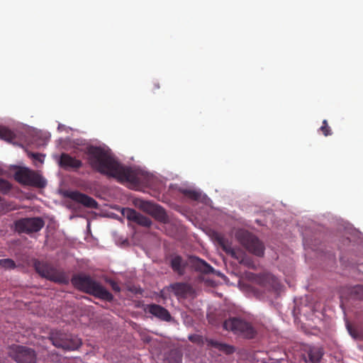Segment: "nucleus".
<instances>
[{
	"label": "nucleus",
	"mask_w": 363,
	"mask_h": 363,
	"mask_svg": "<svg viewBox=\"0 0 363 363\" xmlns=\"http://www.w3.org/2000/svg\"><path fill=\"white\" fill-rule=\"evenodd\" d=\"M85 153L91 168L101 174L133 184L139 182L138 171L121 164L109 150L90 145L86 147Z\"/></svg>",
	"instance_id": "1"
},
{
	"label": "nucleus",
	"mask_w": 363,
	"mask_h": 363,
	"mask_svg": "<svg viewBox=\"0 0 363 363\" xmlns=\"http://www.w3.org/2000/svg\"><path fill=\"white\" fill-rule=\"evenodd\" d=\"M71 282L78 290L98 298L107 301H111L113 299L111 293L89 275L75 274L72 277Z\"/></svg>",
	"instance_id": "2"
},
{
	"label": "nucleus",
	"mask_w": 363,
	"mask_h": 363,
	"mask_svg": "<svg viewBox=\"0 0 363 363\" xmlns=\"http://www.w3.org/2000/svg\"><path fill=\"white\" fill-rule=\"evenodd\" d=\"M235 238L250 253L259 257L264 256L265 250L264 243L252 233L239 229L235 233Z\"/></svg>",
	"instance_id": "3"
},
{
	"label": "nucleus",
	"mask_w": 363,
	"mask_h": 363,
	"mask_svg": "<svg viewBox=\"0 0 363 363\" xmlns=\"http://www.w3.org/2000/svg\"><path fill=\"white\" fill-rule=\"evenodd\" d=\"M34 267L40 277L50 281L65 284L69 283L68 275L64 271L57 269L50 264L35 260Z\"/></svg>",
	"instance_id": "4"
},
{
	"label": "nucleus",
	"mask_w": 363,
	"mask_h": 363,
	"mask_svg": "<svg viewBox=\"0 0 363 363\" xmlns=\"http://www.w3.org/2000/svg\"><path fill=\"white\" fill-rule=\"evenodd\" d=\"M215 238L218 244L227 255L237 259L240 264L249 268H254L255 264L252 259L247 256L240 249L233 247L232 243L224 235L220 233H216Z\"/></svg>",
	"instance_id": "5"
},
{
	"label": "nucleus",
	"mask_w": 363,
	"mask_h": 363,
	"mask_svg": "<svg viewBox=\"0 0 363 363\" xmlns=\"http://www.w3.org/2000/svg\"><path fill=\"white\" fill-rule=\"evenodd\" d=\"M223 328L248 339L255 336L256 331L247 321L239 318H230L223 323Z\"/></svg>",
	"instance_id": "6"
},
{
	"label": "nucleus",
	"mask_w": 363,
	"mask_h": 363,
	"mask_svg": "<svg viewBox=\"0 0 363 363\" xmlns=\"http://www.w3.org/2000/svg\"><path fill=\"white\" fill-rule=\"evenodd\" d=\"M54 346L64 350H75L82 345V340L77 336L62 333H56L50 337Z\"/></svg>",
	"instance_id": "7"
},
{
	"label": "nucleus",
	"mask_w": 363,
	"mask_h": 363,
	"mask_svg": "<svg viewBox=\"0 0 363 363\" xmlns=\"http://www.w3.org/2000/svg\"><path fill=\"white\" fill-rule=\"evenodd\" d=\"M137 205L143 211L151 215L156 220L166 223L168 220V216L164 209L160 206L150 201L139 200Z\"/></svg>",
	"instance_id": "8"
},
{
	"label": "nucleus",
	"mask_w": 363,
	"mask_h": 363,
	"mask_svg": "<svg viewBox=\"0 0 363 363\" xmlns=\"http://www.w3.org/2000/svg\"><path fill=\"white\" fill-rule=\"evenodd\" d=\"M24 186L44 189L47 186V180L40 172L24 167Z\"/></svg>",
	"instance_id": "9"
},
{
	"label": "nucleus",
	"mask_w": 363,
	"mask_h": 363,
	"mask_svg": "<svg viewBox=\"0 0 363 363\" xmlns=\"http://www.w3.org/2000/svg\"><path fill=\"white\" fill-rule=\"evenodd\" d=\"M65 196L73 201L82 204L84 207L95 209L98 208L99 204L95 199L79 191H68L65 193Z\"/></svg>",
	"instance_id": "10"
},
{
	"label": "nucleus",
	"mask_w": 363,
	"mask_h": 363,
	"mask_svg": "<svg viewBox=\"0 0 363 363\" xmlns=\"http://www.w3.org/2000/svg\"><path fill=\"white\" fill-rule=\"evenodd\" d=\"M122 214L128 220L136 223L141 226L150 227L152 224V221L148 217L142 215L134 209L129 208H123Z\"/></svg>",
	"instance_id": "11"
},
{
	"label": "nucleus",
	"mask_w": 363,
	"mask_h": 363,
	"mask_svg": "<svg viewBox=\"0 0 363 363\" xmlns=\"http://www.w3.org/2000/svg\"><path fill=\"white\" fill-rule=\"evenodd\" d=\"M306 353L303 354L305 362L319 363L324 354L323 350L317 346H308L305 350Z\"/></svg>",
	"instance_id": "12"
},
{
	"label": "nucleus",
	"mask_w": 363,
	"mask_h": 363,
	"mask_svg": "<svg viewBox=\"0 0 363 363\" xmlns=\"http://www.w3.org/2000/svg\"><path fill=\"white\" fill-rule=\"evenodd\" d=\"M45 222L41 218H24V233H37L43 228Z\"/></svg>",
	"instance_id": "13"
},
{
	"label": "nucleus",
	"mask_w": 363,
	"mask_h": 363,
	"mask_svg": "<svg viewBox=\"0 0 363 363\" xmlns=\"http://www.w3.org/2000/svg\"><path fill=\"white\" fill-rule=\"evenodd\" d=\"M147 311L155 317L164 320L169 321L172 316L169 312L160 305L152 303L147 306Z\"/></svg>",
	"instance_id": "14"
},
{
	"label": "nucleus",
	"mask_w": 363,
	"mask_h": 363,
	"mask_svg": "<svg viewBox=\"0 0 363 363\" xmlns=\"http://www.w3.org/2000/svg\"><path fill=\"white\" fill-rule=\"evenodd\" d=\"M59 164L61 167L65 169H77L82 166V162L81 160L70 156L67 153H62L59 160Z\"/></svg>",
	"instance_id": "15"
},
{
	"label": "nucleus",
	"mask_w": 363,
	"mask_h": 363,
	"mask_svg": "<svg viewBox=\"0 0 363 363\" xmlns=\"http://www.w3.org/2000/svg\"><path fill=\"white\" fill-rule=\"evenodd\" d=\"M191 264L196 271L203 274H214L216 272L209 264L197 257H191Z\"/></svg>",
	"instance_id": "16"
},
{
	"label": "nucleus",
	"mask_w": 363,
	"mask_h": 363,
	"mask_svg": "<svg viewBox=\"0 0 363 363\" xmlns=\"http://www.w3.org/2000/svg\"><path fill=\"white\" fill-rule=\"evenodd\" d=\"M169 287L175 296L180 298H186L192 291L189 284L182 282L174 283Z\"/></svg>",
	"instance_id": "17"
},
{
	"label": "nucleus",
	"mask_w": 363,
	"mask_h": 363,
	"mask_svg": "<svg viewBox=\"0 0 363 363\" xmlns=\"http://www.w3.org/2000/svg\"><path fill=\"white\" fill-rule=\"evenodd\" d=\"M170 266L172 270L179 276L184 274L186 263L183 260L182 257L179 255H176L171 259Z\"/></svg>",
	"instance_id": "18"
},
{
	"label": "nucleus",
	"mask_w": 363,
	"mask_h": 363,
	"mask_svg": "<svg viewBox=\"0 0 363 363\" xmlns=\"http://www.w3.org/2000/svg\"><path fill=\"white\" fill-rule=\"evenodd\" d=\"M9 356L17 363H23V346L13 345L9 347Z\"/></svg>",
	"instance_id": "19"
},
{
	"label": "nucleus",
	"mask_w": 363,
	"mask_h": 363,
	"mask_svg": "<svg viewBox=\"0 0 363 363\" xmlns=\"http://www.w3.org/2000/svg\"><path fill=\"white\" fill-rule=\"evenodd\" d=\"M207 342L208 346L216 348L225 354H230L235 352V348L233 346L219 342L216 340H208Z\"/></svg>",
	"instance_id": "20"
},
{
	"label": "nucleus",
	"mask_w": 363,
	"mask_h": 363,
	"mask_svg": "<svg viewBox=\"0 0 363 363\" xmlns=\"http://www.w3.org/2000/svg\"><path fill=\"white\" fill-rule=\"evenodd\" d=\"M40 132L33 128L30 126H27L24 124V136H30V140H29L30 143H36L40 138Z\"/></svg>",
	"instance_id": "21"
},
{
	"label": "nucleus",
	"mask_w": 363,
	"mask_h": 363,
	"mask_svg": "<svg viewBox=\"0 0 363 363\" xmlns=\"http://www.w3.org/2000/svg\"><path fill=\"white\" fill-rule=\"evenodd\" d=\"M16 137L15 133L4 125H0V138L11 142Z\"/></svg>",
	"instance_id": "22"
},
{
	"label": "nucleus",
	"mask_w": 363,
	"mask_h": 363,
	"mask_svg": "<svg viewBox=\"0 0 363 363\" xmlns=\"http://www.w3.org/2000/svg\"><path fill=\"white\" fill-rule=\"evenodd\" d=\"M27 155L30 158L35 166L38 167V164H43L44 162L45 155L41 153L32 152L26 150Z\"/></svg>",
	"instance_id": "23"
},
{
	"label": "nucleus",
	"mask_w": 363,
	"mask_h": 363,
	"mask_svg": "<svg viewBox=\"0 0 363 363\" xmlns=\"http://www.w3.org/2000/svg\"><path fill=\"white\" fill-rule=\"evenodd\" d=\"M182 355L177 351H171L164 360V363H181Z\"/></svg>",
	"instance_id": "24"
},
{
	"label": "nucleus",
	"mask_w": 363,
	"mask_h": 363,
	"mask_svg": "<svg viewBox=\"0 0 363 363\" xmlns=\"http://www.w3.org/2000/svg\"><path fill=\"white\" fill-rule=\"evenodd\" d=\"M36 357L35 351L24 347V363H35Z\"/></svg>",
	"instance_id": "25"
},
{
	"label": "nucleus",
	"mask_w": 363,
	"mask_h": 363,
	"mask_svg": "<svg viewBox=\"0 0 363 363\" xmlns=\"http://www.w3.org/2000/svg\"><path fill=\"white\" fill-rule=\"evenodd\" d=\"M182 193L184 196L194 201L200 200L202 196L200 191L192 189H184L182 191Z\"/></svg>",
	"instance_id": "26"
},
{
	"label": "nucleus",
	"mask_w": 363,
	"mask_h": 363,
	"mask_svg": "<svg viewBox=\"0 0 363 363\" xmlns=\"http://www.w3.org/2000/svg\"><path fill=\"white\" fill-rule=\"evenodd\" d=\"M11 170H15L14 179L19 184H23V167L22 166H11Z\"/></svg>",
	"instance_id": "27"
},
{
	"label": "nucleus",
	"mask_w": 363,
	"mask_h": 363,
	"mask_svg": "<svg viewBox=\"0 0 363 363\" xmlns=\"http://www.w3.org/2000/svg\"><path fill=\"white\" fill-rule=\"evenodd\" d=\"M11 189V184L7 180L0 178V192L6 194Z\"/></svg>",
	"instance_id": "28"
},
{
	"label": "nucleus",
	"mask_w": 363,
	"mask_h": 363,
	"mask_svg": "<svg viewBox=\"0 0 363 363\" xmlns=\"http://www.w3.org/2000/svg\"><path fill=\"white\" fill-rule=\"evenodd\" d=\"M0 267L6 269H10L15 268L16 264L11 259H0Z\"/></svg>",
	"instance_id": "29"
},
{
	"label": "nucleus",
	"mask_w": 363,
	"mask_h": 363,
	"mask_svg": "<svg viewBox=\"0 0 363 363\" xmlns=\"http://www.w3.org/2000/svg\"><path fill=\"white\" fill-rule=\"evenodd\" d=\"M320 130L325 136H328L332 135V130L330 127L328 125L327 120H323L322 123V125L320 128Z\"/></svg>",
	"instance_id": "30"
},
{
	"label": "nucleus",
	"mask_w": 363,
	"mask_h": 363,
	"mask_svg": "<svg viewBox=\"0 0 363 363\" xmlns=\"http://www.w3.org/2000/svg\"><path fill=\"white\" fill-rule=\"evenodd\" d=\"M352 294L357 299H363V285H358L354 287Z\"/></svg>",
	"instance_id": "31"
},
{
	"label": "nucleus",
	"mask_w": 363,
	"mask_h": 363,
	"mask_svg": "<svg viewBox=\"0 0 363 363\" xmlns=\"http://www.w3.org/2000/svg\"><path fill=\"white\" fill-rule=\"evenodd\" d=\"M107 282L111 285L112 289L116 292H120L121 291V287L119 285L113 280H108Z\"/></svg>",
	"instance_id": "32"
},
{
	"label": "nucleus",
	"mask_w": 363,
	"mask_h": 363,
	"mask_svg": "<svg viewBox=\"0 0 363 363\" xmlns=\"http://www.w3.org/2000/svg\"><path fill=\"white\" fill-rule=\"evenodd\" d=\"M201 337L198 335H191L189 336V340L192 342L199 343L201 342Z\"/></svg>",
	"instance_id": "33"
},
{
	"label": "nucleus",
	"mask_w": 363,
	"mask_h": 363,
	"mask_svg": "<svg viewBox=\"0 0 363 363\" xmlns=\"http://www.w3.org/2000/svg\"><path fill=\"white\" fill-rule=\"evenodd\" d=\"M16 230L19 233H21L23 232V219L22 218L18 219V220H16Z\"/></svg>",
	"instance_id": "34"
},
{
	"label": "nucleus",
	"mask_w": 363,
	"mask_h": 363,
	"mask_svg": "<svg viewBox=\"0 0 363 363\" xmlns=\"http://www.w3.org/2000/svg\"><path fill=\"white\" fill-rule=\"evenodd\" d=\"M160 88V84L157 82H155L152 84V91H155Z\"/></svg>",
	"instance_id": "35"
},
{
	"label": "nucleus",
	"mask_w": 363,
	"mask_h": 363,
	"mask_svg": "<svg viewBox=\"0 0 363 363\" xmlns=\"http://www.w3.org/2000/svg\"><path fill=\"white\" fill-rule=\"evenodd\" d=\"M25 138H26V140H28V141L29 143H30V142L29 141V140H30V138L28 139V138H30V136H27V137H26V136H24L23 141H26Z\"/></svg>",
	"instance_id": "36"
},
{
	"label": "nucleus",
	"mask_w": 363,
	"mask_h": 363,
	"mask_svg": "<svg viewBox=\"0 0 363 363\" xmlns=\"http://www.w3.org/2000/svg\"><path fill=\"white\" fill-rule=\"evenodd\" d=\"M348 330H349V331H350V333L353 337H355V335H354V334H353V333H352V330H351L350 328H348Z\"/></svg>",
	"instance_id": "37"
}]
</instances>
